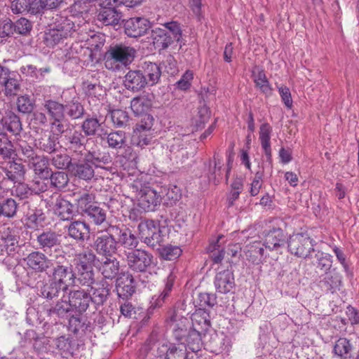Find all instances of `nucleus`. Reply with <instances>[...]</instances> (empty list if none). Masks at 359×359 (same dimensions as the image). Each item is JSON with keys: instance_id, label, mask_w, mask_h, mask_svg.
Returning <instances> with one entry per match:
<instances>
[{"instance_id": "f257e3e1", "label": "nucleus", "mask_w": 359, "mask_h": 359, "mask_svg": "<svg viewBox=\"0 0 359 359\" xmlns=\"http://www.w3.org/2000/svg\"><path fill=\"white\" fill-rule=\"evenodd\" d=\"M173 320V333L176 339L182 341V344H186L192 351H198L203 344L202 338L205 334L191 327L189 320L185 317Z\"/></svg>"}, {"instance_id": "f03ea898", "label": "nucleus", "mask_w": 359, "mask_h": 359, "mask_svg": "<svg viewBox=\"0 0 359 359\" xmlns=\"http://www.w3.org/2000/svg\"><path fill=\"white\" fill-rule=\"evenodd\" d=\"M136 50L124 44L111 46L105 54V67L111 70L119 69L121 66H127L134 60Z\"/></svg>"}, {"instance_id": "7ed1b4c3", "label": "nucleus", "mask_w": 359, "mask_h": 359, "mask_svg": "<svg viewBox=\"0 0 359 359\" xmlns=\"http://www.w3.org/2000/svg\"><path fill=\"white\" fill-rule=\"evenodd\" d=\"M130 189L135 195L140 208L145 212L154 211L161 201V196L152 188L144 184L141 180H135L130 184Z\"/></svg>"}, {"instance_id": "20e7f679", "label": "nucleus", "mask_w": 359, "mask_h": 359, "mask_svg": "<svg viewBox=\"0 0 359 359\" xmlns=\"http://www.w3.org/2000/svg\"><path fill=\"white\" fill-rule=\"evenodd\" d=\"M314 243L307 233H294L289 238L288 250L294 256L306 259L314 251Z\"/></svg>"}, {"instance_id": "39448f33", "label": "nucleus", "mask_w": 359, "mask_h": 359, "mask_svg": "<svg viewBox=\"0 0 359 359\" xmlns=\"http://www.w3.org/2000/svg\"><path fill=\"white\" fill-rule=\"evenodd\" d=\"M114 234L107 230L98 235L94 241L93 248L100 256L105 257H112L117 250V242L114 238Z\"/></svg>"}, {"instance_id": "423d86ee", "label": "nucleus", "mask_w": 359, "mask_h": 359, "mask_svg": "<svg viewBox=\"0 0 359 359\" xmlns=\"http://www.w3.org/2000/svg\"><path fill=\"white\" fill-rule=\"evenodd\" d=\"M153 260L154 257L151 254L141 249H135L126 254L128 267L137 272L145 271L152 264Z\"/></svg>"}, {"instance_id": "0eeeda50", "label": "nucleus", "mask_w": 359, "mask_h": 359, "mask_svg": "<svg viewBox=\"0 0 359 359\" xmlns=\"http://www.w3.org/2000/svg\"><path fill=\"white\" fill-rule=\"evenodd\" d=\"M51 279L66 292L69 287L74 285L76 281V273L67 266L57 264L53 267Z\"/></svg>"}, {"instance_id": "6e6552de", "label": "nucleus", "mask_w": 359, "mask_h": 359, "mask_svg": "<svg viewBox=\"0 0 359 359\" xmlns=\"http://www.w3.org/2000/svg\"><path fill=\"white\" fill-rule=\"evenodd\" d=\"M99 161V158L95 153H90L85 155V161L80 162L73 166L74 175L80 179L89 180L94 176V169L91 163Z\"/></svg>"}, {"instance_id": "1a4fd4ad", "label": "nucleus", "mask_w": 359, "mask_h": 359, "mask_svg": "<svg viewBox=\"0 0 359 359\" xmlns=\"http://www.w3.org/2000/svg\"><path fill=\"white\" fill-rule=\"evenodd\" d=\"M123 85L129 90L138 92L147 86V80L140 69L130 70L124 76Z\"/></svg>"}, {"instance_id": "9d476101", "label": "nucleus", "mask_w": 359, "mask_h": 359, "mask_svg": "<svg viewBox=\"0 0 359 359\" xmlns=\"http://www.w3.org/2000/svg\"><path fill=\"white\" fill-rule=\"evenodd\" d=\"M150 27L149 22L144 18H131L124 25L126 34L130 37H139L147 33Z\"/></svg>"}, {"instance_id": "9b49d317", "label": "nucleus", "mask_w": 359, "mask_h": 359, "mask_svg": "<svg viewBox=\"0 0 359 359\" xmlns=\"http://www.w3.org/2000/svg\"><path fill=\"white\" fill-rule=\"evenodd\" d=\"M25 261L27 266L36 272H43L48 269L51 265L49 259L43 252L34 251L29 253Z\"/></svg>"}, {"instance_id": "f8f14e48", "label": "nucleus", "mask_w": 359, "mask_h": 359, "mask_svg": "<svg viewBox=\"0 0 359 359\" xmlns=\"http://www.w3.org/2000/svg\"><path fill=\"white\" fill-rule=\"evenodd\" d=\"M287 236L280 227L273 226L265 232L264 245L270 250H275L284 245Z\"/></svg>"}, {"instance_id": "ddd939ff", "label": "nucleus", "mask_w": 359, "mask_h": 359, "mask_svg": "<svg viewBox=\"0 0 359 359\" xmlns=\"http://www.w3.org/2000/svg\"><path fill=\"white\" fill-rule=\"evenodd\" d=\"M116 290L119 297L128 298L135 291L133 276L129 272L121 273L116 280Z\"/></svg>"}, {"instance_id": "4468645a", "label": "nucleus", "mask_w": 359, "mask_h": 359, "mask_svg": "<svg viewBox=\"0 0 359 359\" xmlns=\"http://www.w3.org/2000/svg\"><path fill=\"white\" fill-rule=\"evenodd\" d=\"M342 277L336 269L324 274L323 278L320 280V287L326 292L332 294L339 290L342 283Z\"/></svg>"}, {"instance_id": "2eb2a0df", "label": "nucleus", "mask_w": 359, "mask_h": 359, "mask_svg": "<svg viewBox=\"0 0 359 359\" xmlns=\"http://www.w3.org/2000/svg\"><path fill=\"white\" fill-rule=\"evenodd\" d=\"M121 18V13L113 7L100 8L96 15L97 21L106 26L119 24Z\"/></svg>"}, {"instance_id": "dca6fc26", "label": "nucleus", "mask_w": 359, "mask_h": 359, "mask_svg": "<svg viewBox=\"0 0 359 359\" xmlns=\"http://www.w3.org/2000/svg\"><path fill=\"white\" fill-rule=\"evenodd\" d=\"M68 299L73 309L79 313L86 311L91 302L89 294L82 290L71 291L69 293Z\"/></svg>"}, {"instance_id": "f3484780", "label": "nucleus", "mask_w": 359, "mask_h": 359, "mask_svg": "<svg viewBox=\"0 0 359 359\" xmlns=\"http://www.w3.org/2000/svg\"><path fill=\"white\" fill-rule=\"evenodd\" d=\"M190 326L204 334L210 327L209 313L203 309H198L191 315Z\"/></svg>"}, {"instance_id": "a211bd4d", "label": "nucleus", "mask_w": 359, "mask_h": 359, "mask_svg": "<svg viewBox=\"0 0 359 359\" xmlns=\"http://www.w3.org/2000/svg\"><path fill=\"white\" fill-rule=\"evenodd\" d=\"M109 231L114 234V236L118 237V241L123 247L133 249L137 246V239L129 229H121L116 226H111Z\"/></svg>"}, {"instance_id": "6ab92c4d", "label": "nucleus", "mask_w": 359, "mask_h": 359, "mask_svg": "<svg viewBox=\"0 0 359 359\" xmlns=\"http://www.w3.org/2000/svg\"><path fill=\"white\" fill-rule=\"evenodd\" d=\"M74 196L77 210L82 214H86L88 210H90V208L97 204L95 196L93 193L83 191L75 194Z\"/></svg>"}, {"instance_id": "aec40b11", "label": "nucleus", "mask_w": 359, "mask_h": 359, "mask_svg": "<svg viewBox=\"0 0 359 359\" xmlns=\"http://www.w3.org/2000/svg\"><path fill=\"white\" fill-rule=\"evenodd\" d=\"M215 285L220 293L230 292L234 286L233 273L229 270H224L217 273L215 279Z\"/></svg>"}, {"instance_id": "412c9836", "label": "nucleus", "mask_w": 359, "mask_h": 359, "mask_svg": "<svg viewBox=\"0 0 359 359\" xmlns=\"http://www.w3.org/2000/svg\"><path fill=\"white\" fill-rule=\"evenodd\" d=\"M107 282L95 283L90 287V291L88 293L90 297V301L97 305H102L107 300L109 294Z\"/></svg>"}, {"instance_id": "4be33fe9", "label": "nucleus", "mask_w": 359, "mask_h": 359, "mask_svg": "<svg viewBox=\"0 0 359 359\" xmlns=\"http://www.w3.org/2000/svg\"><path fill=\"white\" fill-rule=\"evenodd\" d=\"M29 163L34 173L40 178H48L51 170L49 168V160L46 156L36 155Z\"/></svg>"}, {"instance_id": "5701e85b", "label": "nucleus", "mask_w": 359, "mask_h": 359, "mask_svg": "<svg viewBox=\"0 0 359 359\" xmlns=\"http://www.w3.org/2000/svg\"><path fill=\"white\" fill-rule=\"evenodd\" d=\"M140 67V70L147 80V84L154 86L158 83L161 76V69L158 64L145 61L141 64Z\"/></svg>"}, {"instance_id": "b1692460", "label": "nucleus", "mask_w": 359, "mask_h": 359, "mask_svg": "<svg viewBox=\"0 0 359 359\" xmlns=\"http://www.w3.org/2000/svg\"><path fill=\"white\" fill-rule=\"evenodd\" d=\"M43 106L51 120L58 121L65 118V105L52 99L44 100Z\"/></svg>"}, {"instance_id": "393cba45", "label": "nucleus", "mask_w": 359, "mask_h": 359, "mask_svg": "<svg viewBox=\"0 0 359 359\" xmlns=\"http://www.w3.org/2000/svg\"><path fill=\"white\" fill-rule=\"evenodd\" d=\"M53 209L55 213L62 220H69L72 219L74 215L73 205L61 196L56 198Z\"/></svg>"}, {"instance_id": "a878e982", "label": "nucleus", "mask_w": 359, "mask_h": 359, "mask_svg": "<svg viewBox=\"0 0 359 359\" xmlns=\"http://www.w3.org/2000/svg\"><path fill=\"white\" fill-rule=\"evenodd\" d=\"M154 45L159 49H165L171 46L174 41L167 30L161 27H155L151 31Z\"/></svg>"}, {"instance_id": "bb28decb", "label": "nucleus", "mask_w": 359, "mask_h": 359, "mask_svg": "<svg viewBox=\"0 0 359 359\" xmlns=\"http://www.w3.org/2000/svg\"><path fill=\"white\" fill-rule=\"evenodd\" d=\"M119 262L115 257H105V260L100 263L99 271L106 279H113L118 273Z\"/></svg>"}, {"instance_id": "cd10ccee", "label": "nucleus", "mask_w": 359, "mask_h": 359, "mask_svg": "<svg viewBox=\"0 0 359 359\" xmlns=\"http://www.w3.org/2000/svg\"><path fill=\"white\" fill-rule=\"evenodd\" d=\"M96 255L92 250L87 248L81 252L76 255L74 262L76 269H93V263L95 260Z\"/></svg>"}, {"instance_id": "c85d7f7f", "label": "nucleus", "mask_w": 359, "mask_h": 359, "mask_svg": "<svg viewBox=\"0 0 359 359\" xmlns=\"http://www.w3.org/2000/svg\"><path fill=\"white\" fill-rule=\"evenodd\" d=\"M36 288L39 292V295L47 299H52L57 297L59 293L62 291V287L52 279L48 281L38 283Z\"/></svg>"}, {"instance_id": "c756f323", "label": "nucleus", "mask_w": 359, "mask_h": 359, "mask_svg": "<svg viewBox=\"0 0 359 359\" xmlns=\"http://www.w3.org/2000/svg\"><path fill=\"white\" fill-rule=\"evenodd\" d=\"M89 226L84 222L74 221L68 226L69 236L78 241H84L89 236Z\"/></svg>"}, {"instance_id": "7c9ffc66", "label": "nucleus", "mask_w": 359, "mask_h": 359, "mask_svg": "<svg viewBox=\"0 0 359 359\" xmlns=\"http://www.w3.org/2000/svg\"><path fill=\"white\" fill-rule=\"evenodd\" d=\"M231 347V341L228 337L224 334H214L210 340L211 351L215 353L229 352Z\"/></svg>"}, {"instance_id": "2f4dec72", "label": "nucleus", "mask_w": 359, "mask_h": 359, "mask_svg": "<svg viewBox=\"0 0 359 359\" xmlns=\"http://www.w3.org/2000/svg\"><path fill=\"white\" fill-rule=\"evenodd\" d=\"M60 236L54 231H45L37 236L36 241L44 251L57 246L60 243Z\"/></svg>"}, {"instance_id": "473e14b6", "label": "nucleus", "mask_w": 359, "mask_h": 359, "mask_svg": "<svg viewBox=\"0 0 359 359\" xmlns=\"http://www.w3.org/2000/svg\"><path fill=\"white\" fill-rule=\"evenodd\" d=\"M353 346L346 338H339L336 341L333 353L341 359H351L352 358Z\"/></svg>"}, {"instance_id": "72a5a7b5", "label": "nucleus", "mask_w": 359, "mask_h": 359, "mask_svg": "<svg viewBox=\"0 0 359 359\" xmlns=\"http://www.w3.org/2000/svg\"><path fill=\"white\" fill-rule=\"evenodd\" d=\"M224 238L223 235L217 236V240L210 243L208 250L210 252V257L214 264L221 263L224 257V248L220 241Z\"/></svg>"}, {"instance_id": "f704fd0d", "label": "nucleus", "mask_w": 359, "mask_h": 359, "mask_svg": "<svg viewBox=\"0 0 359 359\" xmlns=\"http://www.w3.org/2000/svg\"><path fill=\"white\" fill-rule=\"evenodd\" d=\"M271 132L272 128L269 123H264L261 125L259 128V140L261 141V144L264 149V151L269 158L271 156V149L270 144Z\"/></svg>"}, {"instance_id": "c9c22d12", "label": "nucleus", "mask_w": 359, "mask_h": 359, "mask_svg": "<svg viewBox=\"0 0 359 359\" xmlns=\"http://www.w3.org/2000/svg\"><path fill=\"white\" fill-rule=\"evenodd\" d=\"M34 146L45 152L50 154L55 151L56 139L54 136L44 133L39 138L34 140Z\"/></svg>"}, {"instance_id": "e433bc0d", "label": "nucleus", "mask_w": 359, "mask_h": 359, "mask_svg": "<svg viewBox=\"0 0 359 359\" xmlns=\"http://www.w3.org/2000/svg\"><path fill=\"white\" fill-rule=\"evenodd\" d=\"M72 309H74L69 299H68V297H66L64 295L61 300L57 302L55 306L48 311V314L49 316L55 315L58 317H64Z\"/></svg>"}, {"instance_id": "4c0bfd02", "label": "nucleus", "mask_w": 359, "mask_h": 359, "mask_svg": "<svg viewBox=\"0 0 359 359\" xmlns=\"http://www.w3.org/2000/svg\"><path fill=\"white\" fill-rule=\"evenodd\" d=\"M151 107V101L145 95L134 97L130 102V108L136 116L146 112Z\"/></svg>"}, {"instance_id": "58836bf2", "label": "nucleus", "mask_w": 359, "mask_h": 359, "mask_svg": "<svg viewBox=\"0 0 359 359\" xmlns=\"http://www.w3.org/2000/svg\"><path fill=\"white\" fill-rule=\"evenodd\" d=\"M159 225L154 220H145L141 222L138 225L140 238L142 242L149 240V237L153 236L154 231Z\"/></svg>"}, {"instance_id": "ea45409f", "label": "nucleus", "mask_w": 359, "mask_h": 359, "mask_svg": "<svg viewBox=\"0 0 359 359\" xmlns=\"http://www.w3.org/2000/svg\"><path fill=\"white\" fill-rule=\"evenodd\" d=\"M157 251L162 259L170 261L177 259L182 252L180 247L172 245H161Z\"/></svg>"}, {"instance_id": "a19ab883", "label": "nucleus", "mask_w": 359, "mask_h": 359, "mask_svg": "<svg viewBox=\"0 0 359 359\" xmlns=\"http://www.w3.org/2000/svg\"><path fill=\"white\" fill-rule=\"evenodd\" d=\"M316 262L314 264L316 268L326 273L332 270V257L331 255L325 252H318L316 255Z\"/></svg>"}, {"instance_id": "79ce46f5", "label": "nucleus", "mask_w": 359, "mask_h": 359, "mask_svg": "<svg viewBox=\"0 0 359 359\" xmlns=\"http://www.w3.org/2000/svg\"><path fill=\"white\" fill-rule=\"evenodd\" d=\"M107 140L110 148L114 149H121L126 144V133L121 130L111 132L108 134Z\"/></svg>"}, {"instance_id": "37998d69", "label": "nucleus", "mask_w": 359, "mask_h": 359, "mask_svg": "<svg viewBox=\"0 0 359 359\" xmlns=\"http://www.w3.org/2000/svg\"><path fill=\"white\" fill-rule=\"evenodd\" d=\"M48 178L50 181V186L57 190L65 188L69 180L68 175L63 171L51 172Z\"/></svg>"}, {"instance_id": "c03bdc74", "label": "nucleus", "mask_w": 359, "mask_h": 359, "mask_svg": "<svg viewBox=\"0 0 359 359\" xmlns=\"http://www.w3.org/2000/svg\"><path fill=\"white\" fill-rule=\"evenodd\" d=\"M76 280L83 286H88L90 287L93 284H94L95 282V278H94V271L93 269H76Z\"/></svg>"}, {"instance_id": "a18cd8bd", "label": "nucleus", "mask_w": 359, "mask_h": 359, "mask_svg": "<svg viewBox=\"0 0 359 359\" xmlns=\"http://www.w3.org/2000/svg\"><path fill=\"white\" fill-rule=\"evenodd\" d=\"M252 75L254 76V81L256 83V86L258 87L264 94L267 95H271V88L264 72L263 71H258L257 73H256L255 70H253Z\"/></svg>"}, {"instance_id": "49530a36", "label": "nucleus", "mask_w": 359, "mask_h": 359, "mask_svg": "<svg viewBox=\"0 0 359 359\" xmlns=\"http://www.w3.org/2000/svg\"><path fill=\"white\" fill-rule=\"evenodd\" d=\"M45 215L41 210H35L26 218V226L29 229H37L43 226Z\"/></svg>"}, {"instance_id": "de8ad7c7", "label": "nucleus", "mask_w": 359, "mask_h": 359, "mask_svg": "<svg viewBox=\"0 0 359 359\" xmlns=\"http://www.w3.org/2000/svg\"><path fill=\"white\" fill-rule=\"evenodd\" d=\"M65 110L67 115L72 119L81 118L84 114L83 106L77 100H72L65 104Z\"/></svg>"}, {"instance_id": "09e8293b", "label": "nucleus", "mask_w": 359, "mask_h": 359, "mask_svg": "<svg viewBox=\"0 0 359 359\" xmlns=\"http://www.w3.org/2000/svg\"><path fill=\"white\" fill-rule=\"evenodd\" d=\"M67 140L70 144L71 149H79L81 152V149L85 147L86 142V137L79 130H74L71 133Z\"/></svg>"}, {"instance_id": "8fccbe9b", "label": "nucleus", "mask_w": 359, "mask_h": 359, "mask_svg": "<svg viewBox=\"0 0 359 359\" xmlns=\"http://www.w3.org/2000/svg\"><path fill=\"white\" fill-rule=\"evenodd\" d=\"M100 126L97 118L88 117L83 122L81 128L86 136H93L96 134Z\"/></svg>"}, {"instance_id": "3c124183", "label": "nucleus", "mask_w": 359, "mask_h": 359, "mask_svg": "<svg viewBox=\"0 0 359 359\" xmlns=\"http://www.w3.org/2000/svg\"><path fill=\"white\" fill-rule=\"evenodd\" d=\"M18 205L16 201L13 198H6L1 203V215L6 217H13L17 212Z\"/></svg>"}, {"instance_id": "603ef678", "label": "nucleus", "mask_w": 359, "mask_h": 359, "mask_svg": "<svg viewBox=\"0 0 359 359\" xmlns=\"http://www.w3.org/2000/svg\"><path fill=\"white\" fill-rule=\"evenodd\" d=\"M85 215L97 225L102 224L106 220V212L99 207L97 203L88 210Z\"/></svg>"}, {"instance_id": "864d4df0", "label": "nucleus", "mask_w": 359, "mask_h": 359, "mask_svg": "<svg viewBox=\"0 0 359 359\" xmlns=\"http://www.w3.org/2000/svg\"><path fill=\"white\" fill-rule=\"evenodd\" d=\"M68 33L60 29H51L46 33V40L49 45H55L62 39L67 38Z\"/></svg>"}, {"instance_id": "5fc2aeb1", "label": "nucleus", "mask_w": 359, "mask_h": 359, "mask_svg": "<svg viewBox=\"0 0 359 359\" xmlns=\"http://www.w3.org/2000/svg\"><path fill=\"white\" fill-rule=\"evenodd\" d=\"M165 30L170 34L174 41L180 42L182 37V32L180 25L175 21H170L163 24Z\"/></svg>"}, {"instance_id": "6e6d98bb", "label": "nucleus", "mask_w": 359, "mask_h": 359, "mask_svg": "<svg viewBox=\"0 0 359 359\" xmlns=\"http://www.w3.org/2000/svg\"><path fill=\"white\" fill-rule=\"evenodd\" d=\"M187 347L184 344L179 346H171L166 353L167 359H187Z\"/></svg>"}, {"instance_id": "4d7b16f0", "label": "nucleus", "mask_w": 359, "mask_h": 359, "mask_svg": "<svg viewBox=\"0 0 359 359\" xmlns=\"http://www.w3.org/2000/svg\"><path fill=\"white\" fill-rule=\"evenodd\" d=\"M13 153V144L8 138L0 133V155L4 158H9Z\"/></svg>"}, {"instance_id": "13d9d810", "label": "nucleus", "mask_w": 359, "mask_h": 359, "mask_svg": "<svg viewBox=\"0 0 359 359\" xmlns=\"http://www.w3.org/2000/svg\"><path fill=\"white\" fill-rule=\"evenodd\" d=\"M111 118L114 124L118 127L126 126L129 121L128 113L121 109L112 110L111 112Z\"/></svg>"}, {"instance_id": "bf43d9fd", "label": "nucleus", "mask_w": 359, "mask_h": 359, "mask_svg": "<svg viewBox=\"0 0 359 359\" xmlns=\"http://www.w3.org/2000/svg\"><path fill=\"white\" fill-rule=\"evenodd\" d=\"M17 108L21 113L29 114L34 109V102L29 96H20L17 100Z\"/></svg>"}, {"instance_id": "052dcab7", "label": "nucleus", "mask_w": 359, "mask_h": 359, "mask_svg": "<svg viewBox=\"0 0 359 359\" xmlns=\"http://www.w3.org/2000/svg\"><path fill=\"white\" fill-rule=\"evenodd\" d=\"M194 79V72L191 70H187L181 79L176 83L175 86L177 88L186 90L190 88L191 82Z\"/></svg>"}, {"instance_id": "680f3d73", "label": "nucleus", "mask_w": 359, "mask_h": 359, "mask_svg": "<svg viewBox=\"0 0 359 359\" xmlns=\"http://www.w3.org/2000/svg\"><path fill=\"white\" fill-rule=\"evenodd\" d=\"M1 87L4 88L6 95L12 96L17 94L20 88V84L18 81L11 75L8 81Z\"/></svg>"}, {"instance_id": "e2e57ef3", "label": "nucleus", "mask_w": 359, "mask_h": 359, "mask_svg": "<svg viewBox=\"0 0 359 359\" xmlns=\"http://www.w3.org/2000/svg\"><path fill=\"white\" fill-rule=\"evenodd\" d=\"M144 243L152 249L157 250L158 248H160L163 243V236L160 227L158 226L156 231H154L153 236L149 237V240H147Z\"/></svg>"}, {"instance_id": "0e129e2a", "label": "nucleus", "mask_w": 359, "mask_h": 359, "mask_svg": "<svg viewBox=\"0 0 359 359\" xmlns=\"http://www.w3.org/2000/svg\"><path fill=\"white\" fill-rule=\"evenodd\" d=\"M25 174V168L22 164L13 163L10 166V170L6 172L7 177L12 181L22 177Z\"/></svg>"}, {"instance_id": "69168bd1", "label": "nucleus", "mask_w": 359, "mask_h": 359, "mask_svg": "<svg viewBox=\"0 0 359 359\" xmlns=\"http://www.w3.org/2000/svg\"><path fill=\"white\" fill-rule=\"evenodd\" d=\"M6 130L13 134H18L22 130V124L18 116L13 114L6 121Z\"/></svg>"}, {"instance_id": "338daca9", "label": "nucleus", "mask_w": 359, "mask_h": 359, "mask_svg": "<svg viewBox=\"0 0 359 359\" xmlns=\"http://www.w3.org/2000/svg\"><path fill=\"white\" fill-rule=\"evenodd\" d=\"M52 164L58 169H65L69 167L70 158L67 154H56L52 158Z\"/></svg>"}, {"instance_id": "774afa93", "label": "nucleus", "mask_w": 359, "mask_h": 359, "mask_svg": "<svg viewBox=\"0 0 359 359\" xmlns=\"http://www.w3.org/2000/svg\"><path fill=\"white\" fill-rule=\"evenodd\" d=\"M18 144L21 153L27 159L28 161H31L36 156L33 147L26 140H20Z\"/></svg>"}]
</instances>
